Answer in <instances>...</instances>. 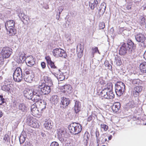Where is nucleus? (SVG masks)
<instances>
[{"instance_id":"nucleus-1","label":"nucleus","mask_w":146,"mask_h":146,"mask_svg":"<svg viewBox=\"0 0 146 146\" xmlns=\"http://www.w3.org/2000/svg\"><path fill=\"white\" fill-rule=\"evenodd\" d=\"M135 45L130 40L127 41V43H124L121 45L119 50V54L120 55H124L130 49H134Z\"/></svg>"},{"instance_id":"nucleus-2","label":"nucleus","mask_w":146,"mask_h":146,"mask_svg":"<svg viewBox=\"0 0 146 146\" xmlns=\"http://www.w3.org/2000/svg\"><path fill=\"white\" fill-rule=\"evenodd\" d=\"M12 49L9 47H5L2 49L0 53V64H3L4 59L9 57L12 53Z\"/></svg>"},{"instance_id":"nucleus-3","label":"nucleus","mask_w":146,"mask_h":146,"mask_svg":"<svg viewBox=\"0 0 146 146\" xmlns=\"http://www.w3.org/2000/svg\"><path fill=\"white\" fill-rule=\"evenodd\" d=\"M68 129L70 133L74 135H76L80 133L81 131L82 126L78 123H73L68 126Z\"/></svg>"},{"instance_id":"nucleus-4","label":"nucleus","mask_w":146,"mask_h":146,"mask_svg":"<svg viewBox=\"0 0 146 146\" xmlns=\"http://www.w3.org/2000/svg\"><path fill=\"white\" fill-rule=\"evenodd\" d=\"M125 84L122 82H118L115 85V92L118 96L122 95L124 92L125 88Z\"/></svg>"},{"instance_id":"nucleus-5","label":"nucleus","mask_w":146,"mask_h":146,"mask_svg":"<svg viewBox=\"0 0 146 146\" xmlns=\"http://www.w3.org/2000/svg\"><path fill=\"white\" fill-rule=\"evenodd\" d=\"M33 99L32 101L34 102H36L42 99V94L38 86L37 88L33 89Z\"/></svg>"},{"instance_id":"nucleus-6","label":"nucleus","mask_w":146,"mask_h":146,"mask_svg":"<svg viewBox=\"0 0 146 146\" xmlns=\"http://www.w3.org/2000/svg\"><path fill=\"white\" fill-rule=\"evenodd\" d=\"M14 80L16 82H19L22 80L23 73L21 68L18 67L16 68L13 74Z\"/></svg>"},{"instance_id":"nucleus-7","label":"nucleus","mask_w":146,"mask_h":146,"mask_svg":"<svg viewBox=\"0 0 146 146\" xmlns=\"http://www.w3.org/2000/svg\"><path fill=\"white\" fill-rule=\"evenodd\" d=\"M27 122L30 126L34 128H37L39 126L38 121L34 119L31 115H27Z\"/></svg>"},{"instance_id":"nucleus-8","label":"nucleus","mask_w":146,"mask_h":146,"mask_svg":"<svg viewBox=\"0 0 146 146\" xmlns=\"http://www.w3.org/2000/svg\"><path fill=\"white\" fill-rule=\"evenodd\" d=\"M53 55L56 57H59L63 58H66L67 56L65 51L60 48H56L54 49L52 51Z\"/></svg>"},{"instance_id":"nucleus-9","label":"nucleus","mask_w":146,"mask_h":146,"mask_svg":"<svg viewBox=\"0 0 146 146\" xmlns=\"http://www.w3.org/2000/svg\"><path fill=\"white\" fill-rule=\"evenodd\" d=\"M100 94L101 97L105 99H113L114 98V94L112 91H106V90H102Z\"/></svg>"},{"instance_id":"nucleus-10","label":"nucleus","mask_w":146,"mask_h":146,"mask_svg":"<svg viewBox=\"0 0 146 146\" xmlns=\"http://www.w3.org/2000/svg\"><path fill=\"white\" fill-rule=\"evenodd\" d=\"M51 86L44 83H42L41 85H39L38 86L43 94L47 95L51 91L50 86Z\"/></svg>"},{"instance_id":"nucleus-11","label":"nucleus","mask_w":146,"mask_h":146,"mask_svg":"<svg viewBox=\"0 0 146 146\" xmlns=\"http://www.w3.org/2000/svg\"><path fill=\"white\" fill-rule=\"evenodd\" d=\"M58 134V139L61 142L64 141V138H67L68 137V133H67L66 129L61 128L59 129Z\"/></svg>"},{"instance_id":"nucleus-12","label":"nucleus","mask_w":146,"mask_h":146,"mask_svg":"<svg viewBox=\"0 0 146 146\" xmlns=\"http://www.w3.org/2000/svg\"><path fill=\"white\" fill-rule=\"evenodd\" d=\"M35 102L37 104V108L40 110L42 111L46 108V103L45 100L41 99Z\"/></svg>"},{"instance_id":"nucleus-13","label":"nucleus","mask_w":146,"mask_h":146,"mask_svg":"<svg viewBox=\"0 0 146 146\" xmlns=\"http://www.w3.org/2000/svg\"><path fill=\"white\" fill-rule=\"evenodd\" d=\"M23 94L26 98L32 100L33 99V89H26L23 91Z\"/></svg>"},{"instance_id":"nucleus-14","label":"nucleus","mask_w":146,"mask_h":146,"mask_svg":"<svg viewBox=\"0 0 146 146\" xmlns=\"http://www.w3.org/2000/svg\"><path fill=\"white\" fill-rule=\"evenodd\" d=\"M135 38L136 41L139 43H142L146 40V37L144 34L139 33L136 34L135 35Z\"/></svg>"},{"instance_id":"nucleus-15","label":"nucleus","mask_w":146,"mask_h":146,"mask_svg":"<svg viewBox=\"0 0 146 146\" xmlns=\"http://www.w3.org/2000/svg\"><path fill=\"white\" fill-rule=\"evenodd\" d=\"M70 100L68 98H67L64 97L61 98V102L60 104L61 107L63 108H66L70 104Z\"/></svg>"},{"instance_id":"nucleus-16","label":"nucleus","mask_w":146,"mask_h":146,"mask_svg":"<svg viewBox=\"0 0 146 146\" xmlns=\"http://www.w3.org/2000/svg\"><path fill=\"white\" fill-rule=\"evenodd\" d=\"M143 87L141 86H137L135 87L133 91V96L135 97L139 96L142 90Z\"/></svg>"},{"instance_id":"nucleus-17","label":"nucleus","mask_w":146,"mask_h":146,"mask_svg":"<svg viewBox=\"0 0 146 146\" xmlns=\"http://www.w3.org/2000/svg\"><path fill=\"white\" fill-rule=\"evenodd\" d=\"M74 107L75 112L77 113L80 111L81 109V104L79 101L74 100Z\"/></svg>"},{"instance_id":"nucleus-18","label":"nucleus","mask_w":146,"mask_h":146,"mask_svg":"<svg viewBox=\"0 0 146 146\" xmlns=\"http://www.w3.org/2000/svg\"><path fill=\"white\" fill-rule=\"evenodd\" d=\"M36 106V104L35 105L33 104L31 106V113L33 116L39 114V111L40 110L37 108V106Z\"/></svg>"},{"instance_id":"nucleus-19","label":"nucleus","mask_w":146,"mask_h":146,"mask_svg":"<svg viewBox=\"0 0 146 146\" xmlns=\"http://www.w3.org/2000/svg\"><path fill=\"white\" fill-rule=\"evenodd\" d=\"M25 62L27 65L29 66H32L35 64L34 58L31 56H27Z\"/></svg>"},{"instance_id":"nucleus-20","label":"nucleus","mask_w":146,"mask_h":146,"mask_svg":"<svg viewBox=\"0 0 146 146\" xmlns=\"http://www.w3.org/2000/svg\"><path fill=\"white\" fill-rule=\"evenodd\" d=\"M84 49V46L81 44L77 46V52L78 57L80 58L82 56Z\"/></svg>"},{"instance_id":"nucleus-21","label":"nucleus","mask_w":146,"mask_h":146,"mask_svg":"<svg viewBox=\"0 0 146 146\" xmlns=\"http://www.w3.org/2000/svg\"><path fill=\"white\" fill-rule=\"evenodd\" d=\"M106 5L104 2L101 3L100 6L98 13L100 15H103L105 12L106 8Z\"/></svg>"},{"instance_id":"nucleus-22","label":"nucleus","mask_w":146,"mask_h":146,"mask_svg":"<svg viewBox=\"0 0 146 146\" xmlns=\"http://www.w3.org/2000/svg\"><path fill=\"white\" fill-rule=\"evenodd\" d=\"M6 29L15 27V22L13 20H10L7 21L5 24Z\"/></svg>"},{"instance_id":"nucleus-23","label":"nucleus","mask_w":146,"mask_h":146,"mask_svg":"<svg viewBox=\"0 0 146 146\" xmlns=\"http://www.w3.org/2000/svg\"><path fill=\"white\" fill-rule=\"evenodd\" d=\"M62 88L65 93L66 92L70 94L72 92V88L71 86L69 84L65 85L62 86Z\"/></svg>"},{"instance_id":"nucleus-24","label":"nucleus","mask_w":146,"mask_h":146,"mask_svg":"<svg viewBox=\"0 0 146 146\" xmlns=\"http://www.w3.org/2000/svg\"><path fill=\"white\" fill-rule=\"evenodd\" d=\"M34 75L33 74L23 76L24 80L26 82L31 83L33 80Z\"/></svg>"},{"instance_id":"nucleus-25","label":"nucleus","mask_w":146,"mask_h":146,"mask_svg":"<svg viewBox=\"0 0 146 146\" xmlns=\"http://www.w3.org/2000/svg\"><path fill=\"white\" fill-rule=\"evenodd\" d=\"M6 30L7 33L10 36H13L16 33L17 30L14 28V27L12 28H11Z\"/></svg>"},{"instance_id":"nucleus-26","label":"nucleus","mask_w":146,"mask_h":146,"mask_svg":"<svg viewBox=\"0 0 146 146\" xmlns=\"http://www.w3.org/2000/svg\"><path fill=\"white\" fill-rule=\"evenodd\" d=\"M52 122L50 120H48L45 121L44 124V127L47 129H49L52 128Z\"/></svg>"},{"instance_id":"nucleus-27","label":"nucleus","mask_w":146,"mask_h":146,"mask_svg":"<svg viewBox=\"0 0 146 146\" xmlns=\"http://www.w3.org/2000/svg\"><path fill=\"white\" fill-rule=\"evenodd\" d=\"M120 104L119 102L115 103L112 106V109L113 112H116L120 108Z\"/></svg>"},{"instance_id":"nucleus-28","label":"nucleus","mask_w":146,"mask_h":146,"mask_svg":"<svg viewBox=\"0 0 146 146\" xmlns=\"http://www.w3.org/2000/svg\"><path fill=\"white\" fill-rule=\"evenodd\" d=\"M26 137L27 135L25 132H22L19 138L20 144H22L24 143Z\"/></svg>"},{"instance_id":"nucleus-29","label":"nucleus","mask_w":146,"mask_h":146,"mask_svg":"<svg viewBox=\"0 0 146 146\" xmlns=\"http://www.w3.org/2000/svg\"><path fill=\"white\" fill-rule=\"evenodd\" d=\"M18 108L19 110L23 112H26L27 111V107L23 103H19L18 106Z\"/></svg>"},{"instance_id":"nucleus-30","label":"nucleus","mask_w":146,"mask_h":146,"mask_svg":"<svg viewBox=\"0 0 146 146\" xmlns=\"http://www.w3.org/2000/svg\"><path fill=\"white\" fill-rule=\"evenodd\" d=\"M90 137L89 133L87 131H86L84 134L83 137V141L84 145H87Z\"/></svg>"},{"instance_id":"nucleus-31","label":"nucleus","mask_w":146,"mask_h":146,"mask_svg":"<svg viewBox=\"0 0 146 146\" xmlns=\"http://www.w3.org/2000/svg\"><path fill=\"white\" fill-rule=\"evenodd\" d=\"M113 89L112 84L110 83H107L104 87V88L102 90H106V91H112Z\"/></svg>"},{"instance_id":"nucleus-32","label":"nucleus","mask_w":146,"mask_h":146,"mask_svg":"<svg viewBox=\"0 0 146 146\" xmlns=\"http://www.w3.org/2000/svg\"><path fill=\"white\" fill-rule=\"evenodd\" d=\"M135 104L134 101L131 100L127 103L126 106L125 108L126 110H128L135 107Z\"/></svg>"},{"instance_id":"nucleus-33","label":"nucleus","mask_w":146,"mask_h":146,"mask_svg":"<svg viewBox=\"0 0 146 146\" xmlns=\"http://www.w3.org/2000/svg\"><path fill=\"white\" fill-rule=\"evenodd\" d=\"M98 3V0H94L93 3L89 2V6L91 9L94 10L95 8L97 7V6Z\"/></svg>"},{"instance_id":"nucleus-34","label":"nucleus","mask_w":146,"mask_h":146,"mask_svg":"<svg viewBox=\"0 0 146 146\" xmlns=\"http://www.w3.org/2000/svg\"><path fill=\"white\" fill-rule=\"evenodd\" d=\"M19 60H20V62H23L25 61H26L27 60V58L25 56V55H26V54L24 52H21L19 53Z\"/></svg>"},{"instance_id":"nucleus-35","label":"nucleus","mask_w":146,"mask_h":146,"mask_svg":"<svg viewBox=\"0 0 146 146\" xmlns=\"http://www.w3.org/2000/svg\"><path fill=\"white\" fill-rule=\"evenodd\" d=\"M42 79L46 83V84H48V85L50 86H52V80L50 77H48L47 76H44L42 78Z\"/></svg>"},{"instance_id":"nucleus-36","label":"nucleus","mask_w":146,"mask_h":146,"mask_svg":"<svg viewBox=\"0 0 146 146\" xmlns=\"http://www.w3.org/2000/svg\"><path fill=\"white\" fill-rule=\"evenodd\" d=\"M140 69L142 72L146 73V62H144L140 64Z\"/></svg>"},{"instance_id":"nucleus-37","label":"nucleus","mask_w":146,"mask_h":146,"mask_svg":"<svg viewBox=\"0 0 146 146\" xmlns=\"http://www.w3.org/2000/svg\"><path fill=\"white\" fill-rule=\"evenodd\" d=\"M108 136L106 133L103 134L101 136V142L102 143L104 144L107 141Z\"/></svg>"},{"instance_id":"nucleus-38","label":"nucleus","mask_w":146,"mask_h":146,"mask_svg":"<svg viewBox=\"0 0 146 146\" xmlns=\"http://www.w3.org/2000/svg\"><path fill=\"white\" fill-rule=\"evenodd\" d=\"M114 62L117 66H119L121 65L122 62L120 57L117 55L115 57Z\"/></svg>"},{"instance_id":"nucleus-39","label":"nucleus","mask_w":146,"mask_h":146,"mask_svg":"<svg viewBox=\"0 0 146 146\" xmlns=\"http://www.w3.org/2000/svg\"><path fill=\"white\" fill-rule=\"evenodd\" d=\"M11 87L10 85H3L1 89L3 91L9 92L11 89Z\"/></svg>"},{"instance_id":"nucleus-40","label":"nucleus","mask_w":146,"mask_h":146,"mask_svg":"<svg viewBox=\"0 0 146 146\" xmlns=\"http://www.w3.org/2000/svg\"><path fill=\"white\" fill-rule=\"evenodd\" d=\"M91 50L92 54L91 55V56H92V58L94 57V54L96 53L97 52H98V53L100 54V53L99 51L98 50L97 47H95L94 48H92Z\"/></svg>"},{"instance_id":"nucleus-41","label":"nucleus","mask_w":146,"mask_h":146,"mask_svg":"<svg viewBox=\"0 0 146 146\" xmlns=\"http://www.w3.org/2000/svg\"><path fill=\"white\" fill-rule=\"evenodd\" d=\"M131 82L132 83L134 84H141L143 83L142 81L138 79L132 80Z\"/></svg>"},{"instance_id":"nucleus-42","label":"nucleus","mask_w":146,"mask_h":146,"mask_svg":"<svg viewBox=\"0 0 146 146\" xmlns=\"http://www.w3.org/2000/svg\"><path fill=\"white\" fill-rule=\"evenodd\" d=\"M33 74L32 70L28 68H25L23 72V76Z\"/></svg>"},{"instance_id":"nucleus-43","label":"nucleus","mask_w":146,"mask_h":146,"mask_svg":"<svg viewBox=\"0 0 146 146\" xmlns=\"http://www.w3.org/2000/svg\"><path fill=\"white\" fill-rule=\"evenodd\" d=\"M100 129L102 131H106L108 129V126L102 123L100 125Z\"/></svg>"},{"instance_id":"nucleus-44","label":"nucleus","mask_w":146,"mask_h":146,"mask_svg":"<svg viewBox=\"0 0 146 146\" xmlns=\"http://www.w3.org/2000/svg\"><path fill=\"white\" fill-rule=\"evenodd\" d=\"M57 78L59 81H62L64 79L65 77L63 74L60 73L57 75Z\"/></svg>"},{"instance_id":"nucleus-45","label":"nucleus","mask_w":146,"mask_h":146,"mask_svg":"<svg viewBox=\"0 0 146 146\" xmlns=\"http://www.w3.org/2000/svg\"><path fill=\"white\" fill-rule=\"evenodd\" d=\"M18 16L21 19H23L27 21V16L23 13L21 12L19 13Z\"/></svg>"},{"instance_id":"nucleus-46","label":"nucleus","mask_w":146,"mask_h":146,"mask_svg":"<svg viewBox=\"0 0 146 146\" xmlns=\"http://www.w3.org/2000/svg\"><path fill=\"white\" fill-rule=\"evenodd\" d=\"M51 100L52 101L54 102V104H57L58 102V98L56 95L52 96Z\"/></svg>"},{"instance_id":"nucleus-47","label":"nucleus","mask_w":146,"mask_h":146,"mask_svg":"<svg viewBox=\"0 0 146 146\" xmlns=\"http://www.w3.org/2000/svg\"><path fill=\"white\" fill-rule=\"evenodd\" d=\"M3 139L4 142L5 143H7L8 141H10V138L9 137V135L8 134H5L4 136Z\"/></svg>"},{"instance_id":"nucleus-48","label":"nucleus","mask_w":146,"mask_h":146,"mask_svg":"<svg viewBox=\"0 0 146 146\" xmlns=\"http://www.w3.org/2000/svg\"><path fill=\"white\" fill-rule=\"evenodd\" d=\"M105 65L106 67H108V69L111 70H112L111 66L109 63L108 61H105Z\"/></svg>"},{"instance_id":"nucleus-49","label":"nucleus","mask_w":146,"mask_h":146,"mask_svg":"<svg viewBox=\"0 0 146 146\" xmlns=\"http://www.w3.org/2000/svg\"><path fill=\"white\" fill-rule=\"evenodd\" d=\"M48 64L50 65L51 68L56 70L57 69V67L55 65L53 62H51Z\"/></svg>"},{"instance_id":"nucleus-50","label":"nucleus","mask_w":146,"mask_h":146,"mask_svg":"<svg viewBox=\"0 0 146 146\" xmlns=\"http://www.w3.org/2000/svg\"><path fill=\"white\" fill-rule=\"evenodd\" d=\"M5 100L3 98V96L0 95V105H2L5 103Z\"/></svg>"},{"instance_id":"nucleus-51","label":"nucleus","mask_w":146,"mask_h":146,"mask_svg":"<svg viewBox=\"0 0 146 146\" xmlns=\"http://www.w3.org/2000/svg\"><path fill=\"white\" fill-rule=\"evenodd\" d=\"M100 29H103L105 27V24L104 22H101L99 24Z\"/></svg>"},{"instance_id":"nucleus-52","label":"nucleus","mask_w":146,"mask_h":146,"mask_svg":"<svg viewBox=\"0 0 146 146\" xmlns=\"http://www.w3.org/2000/svg\"><path fill=\"white\" fill-rule=\"evenodd\" d=\"M45 59L47 61V63L48 64L52 62L51 59V58L50 56H48L45 57Z\"/></svg>"},{"instance_id":"nucleus-53","label":"nucleus","mask_w":146,"mask_h":146,"mask_svg":"<svg viewBox=\"0 0 146 146\" xmlns=\"http://www.w3.org/2000/svg\"><path fill=\"white\" fill-rule=\"evenodd\" d=\"M145 19L143 17H141V21H140V23L141 25H144L145 22Z\"/></svg>"},{"instance_id":"nucleus-54","label":"nucleus","mask_w":146,"mask_h":146,"mask_svg":"<svg viewBox=\"0 0 146 146\" xmlns=\"http://www.w3.org/2000/svg\"><path fill=\"white\" fill-rule=\"evenodd\" d=\"M50 146H59V145L58 143L54 141L51 143Z\"/></svg>"},{"instance_id":"nucleus-55","label":"nucleus","mask_w":146,"mask_h":146,"mask_svg":"<svg viewBox=\"0 0 146 146\" xmlns=\"http://www.w3.org/2000/svg\"><path fill=\"white\" fill-rule=\"evenodd\" d=\"M23 146H33L29 142L26 141Z\"/></svg>"},{"instance_id":"nucleus-56","label":"nucleus","mask_w":146,"mask_h":146,"mask_svg":"<svg viewBox=\"0 0 146 146\" xmlns=\"http://www.w3.org/2000/svg\"><path fill=\"white\" fill-rule=\"evenodd\" d=\"M100 83L101 85H102L103 86V87L107 84L105 81L103 80H102L100 81Z\"/></svg>"},{"instance_id":"nucleus-57","label":"nucleus","mask_w":146,"mask_h":146,"mask_svg":"<svg viewBox=\"0 0 146 146\" xmlns=\"http://www.w3.org/2000/svg\"><path fill=\"white\" fill-rule=\"evenodd\" d=\"M41 65L42 68L44 69L46 67V64L44 62H42L41 63Z\"/></svg>"},{"instance_id":"nucleus-58","label":"nucleus","mask_w":146,"mask_h":146,"mask_svg":"<svg viewBox=\"0 0 146 146\" xmlns=\"http://www.w3.org/2000/svg\"><path fill=\"white\" fill-rule=\"evenodd\" d=\"M134 52L133 51H132L131 52V55H133V57H132V58H135L136 57V55H135V54L134 53Z\"/></svg>"},{"instance_id":"nucleus-59","label":"nucleus","mask_w":146,"mask_h":146,"mask_svg":"<svg viewBox=\"0 0 146 146\" xmlns=\"http://www.w3.org/2000/svg\"><path fill=\"white\" fill-rule=\"evenodd\" d=\"M71 20H68L66 22V24L68 25V26H69V25H71L72 24V23L70 21Z\"/></svg>"},{"instance_id":"nucleus-60","label":"nucleus","mask_w":146,"mask_h":146,"mask_svg":"<svg viewBox=\"0 0 146 146\" xmlns=\"http://www.w3.org/2000/svg\"><path fill=\"white\" fill-rule=\"evenodd\" d=\"M93 117H94L90 115L88 117L87 121H90L92 119Z\"/></svg>"},{"instance_id":"nucleus-61","label":"nucleus","mask_w":146,"mask_h":146,"mask_svg":"<svg viewBox=\"0 0 146 146\" xmlns=\"http://www.w3.org/2000/svg\"><path fill=\"white\" fill-rule=\"evenodd\" d=\"M99 135L100 134L98 131H96V137H98Z\"/></svg>"},{"instance_id":"nucleus-62","label":"nucleus","mask_w":146,"mask_h":146,"mask_svg":"<svg viewBox=\"0 0 146 146\" xmlns=\"http://www.w3.org/2000/svg\"><path fill=\"white\" fill-rule=\"evenodd\" d=\"M131 5H127V8L128 10L131 9Z\"/></svg>"},{"instance_id":"nucleus-63","label":"nucleus","mask_w":146,"mask_h":146,"mask_svg":"<svg viewBox=\"0 0 146 146\" xmlns=\"http://www.w3.org/2000/svg\"><path fill=\"white\" fill-rule=\"evenodd\" d=\"M143 44V46L145 47H146V40H144V42L142 43Z\"/></svg>"},{"instance_id":"nucleus-64","label":"nucleus","mask_w":146,"mask_h":146,"mask_svg":"<svg viewBox=\"0 0 146 146\" xmlns=\"http://www.w3.org/2000/svg\"><path fill=\"white\" fill-rule=\"evenodd\" d=\"M112 137V135H110L109 136H108V138L109 140H110L111 139Z\"/></svg>"}]
</instances>
